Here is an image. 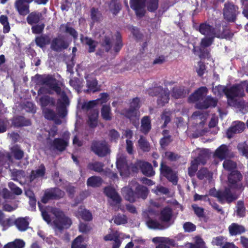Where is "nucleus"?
Here are the masks:
<instances>
[{"label": "nucleus", "instance_id": "63", "mask_svg": "<svg viewBox=\"0 0 248 248\" xmlns=\"http://www.w3.org/2000/svg\"><path fill=\"white\" fill-rule=\"evenodd\" d=\"M137 111L130 107L124 110V116L130 120L135 118L137 117Z\"/></svg>", "mask_w": 248, "mask_h": 248}, {"label": "nucleus", "instance_id": "24", "mask_svg": "<svg viewBox=\"0 0 248 248\" xmlns=\"http://www.w3.org/2000/svg\"><path fill=\"white\" fill-rule=\"evenodd\" d=\"M122 195L124 199L130 202H134L137 199L135 190L128 186L124 187L122 190Z\"/></svg>", "mask_w": 248, "mask_h": 248}, {"label": "nucleus", "instance_id": "26", "mask_svg": "<svg viewBox=\"0 0 248 248\" xmlns=\"http://www.w3.org/2000/svg\"><path fill=\"white\" fill-rule=\"evenodd\" d=\"M34 41L37 46L43 49L50 44L51 38L48 35L41 34L35 37Z\"/></svg>", "mask_w": 248, "mask_h": 248}, {"label": "nucleus", "instance_id": "13", "mask_svg": "<svg viewBox=\"0 0 248 248\" xmlns=\"http://www.w3.org/2000/svg\"><path fill=\"white\" fill-rule=\"evenodd\" d=\"M218 103V99L216 97L208 95L204 97L202 101L198 102L195 107L199 109H207L209 108H215Z\"/></svg>", "mask_w": 248, "mask_h": 248}, {"label": "nucleus", "instance_id": "53", "mask_svg": "<svg viewBox=\"0 0 248 248\" xmlns=\"http://www.w3.org/2000/svg\"><path fill=\"white\" fill-rule=\"evenodd\" d=\"M216 36H204L201 39L200 47L206 48L212 45Z\"/></svg>", "mask_w": 248, "mask_h": 248}, {"label": "nucleus", "instance_id": "10", "mask_svg": "<svg viewBox=\"0 0 248 248\" xmlns=\"http://www.w3.org/2000/svg\"><path fill=\"white\" fill-rule=\"evenodd\" d=\"M159 170L160 175L165 177L173 185H177L178 178L176 173L171 167L167 165L163 161H162L160 163Z\"/></svg>", "mask_w": 248, "mask_h": 248}, {"label": "nucleus", "instance_id": "40", "mask_svg": "<svg viewBox=\"0 0 248 248\" xmlns=\"http://www.w3.org/2000/svg\"><path fill=\"white\" fill-rule=\"evenodd\" d=\"M98 81L95 79H87L86 86L88 89L85 91L86 93L93 92L95 93L100 91V88L98 87Z\"/></svg>", "mask_w": 248, "mask_h": 248}, {"label": "nucleus", "instance_id": "43", "mask_svg": "<svg viewBox=\"0 0 248 248\" xmlns=\"http://www.w3.org/2000/svg\"><path fill=\"white\" fill-rule=\"evenodd\" d=\"M12 155L16 160H20L24 156V152L19 146H14L11 150Z\"/></svg>", "mask_w": 248, "mask_h": 248}, {"label": "nucleus", "instance_id": "39", "mask_svg": "<svg viewBox=\"0 0 248 248\" xmlns=\"http://www.w3.org/2000/svg\"><path fill=\"white\" fill-rule=\"evenodd\" d=\"M172 217V211L169 207L164 208L160 212V219L164 222H169Z\"/></svg>", "mask_w": 248, "mask_h": 248}, {"label": "nucleus", "instance_id": "57", "mask_svg": "<svg viewBox=\"0 0 248 248\" xmlns=\"http://www.w3.org/2000/svg\"><path fill=\"white\" fill-rule=\"evenodd\" d=\"M223 167L225 170L231 172L232 170H236L237 164L235 162L230 159H226L223 163Z\"/></svg>", "mask_w": 248, "mask_h": 248}, {"label": "nucleus", "instance_id": "22", "mask_svg": "<svg viewBox=\"0 0 248 248\" xmlns=\"http://www.w3.org/2000/svg\"><path fill=\"white\" fill-rule=\"evenodd\" d=\"M228 231L231 236H236L246 232L245 227L237 223H232L228 227Z\"/></svg>", "mask_w": 248, "mask_h": 248}, {"label": "nucleus", "instance_id": "51", "mask_svg": "<svg viewBox=\"0 0 248 248\" xmlns=\"http://www.w3.org/2000/svg\"><path fill=\"white\" fill-rule=\"evenodd\" d=\"M60 95H61V98L58 100V106L63 107L68 106L69 105V100L65 92L63 91H61V93Z\"/></svg>", "mask_w": 248, "mask_h": 248}, {"label": "nucleus", "instance_id": "44", "mask_svg": "<svg viewBox=\"0 0 248 248\" xmlns=\"http://www.w3.org/2000/svg\"><path fill=\"white\" fill-rule=\"evenodd\" d=\"M102 183L101 177L96 176H93L89 177L87 181V185L88 186L96 187L99 186Z\"/></svg>", "mask_w": 248, "mask_h": 248}, {"label": "nucleus", "instance_id": "38", "mask_svg": "<svg viewBox=\"0 0 248 248\" xmlns=\"http://www.w3.org/2000/svg\"><path fill=\"white\" fill-rule=\"evenodd\" d=\"M15 224L18 230L24 232L28 228L29 222L26 217H18L15 220Z\"/></svg>", "mask_w": 248, "mask_h": 248}, {"label": "nucleus", "instance_id": "64", "mask_svg": "<svg viewBox=\"0 0 248 248\" xmlns=\"http://www.w3.org/2000/svg\"><path fill=\"white\" fill-rule=\"evenodd\" d=\"M237 148L242 155L248 159V145L245 142L238 144Z\"/></svg>", "mask_w": 248, "mask_h": 248}, {"label": "nucleus", "instance_id": "33", "mask_svg": "<svg viewBox=\"0 0 248 248\" xmlns=\"http://www.w3.org/2000/svg\"><path fill=\"white\" fill-rule=\"evenodd\" d=\"M109 11L114 16H117L122 10V6L118 0H111L108 4Z\"/></svg>", "mask_w": 248, "mask_h": 248}, {"label": "nucleus", "instance_id": "62", "mask_svg": "<svg viewBox=\"0 0 248 248\" xmlns=\"http://www.w3.org/2000/svg\"><path fill=\"white\" fill-rule=\"evenodd\" d=\"M78 229L80 232L87 234L92 230V228L89 223L80 222L79 224Z\"/></svg>", "mask_w": 248, "mask_h": 248}, {"label": "nucleus", "instance_id": "16", "mask_svg": "<svg viewBox=\"0 0 248 248\" xmlns=\"http://www.w3.org/2000/svg\"><path fill=\"white\" fill-rule=\"evenodd\" d=\"M68 139L57 138H55L53 140H51L49 144L50 148L53 150L62 152L66 150L68 146Z\"/></svg>", "mask_w": 248, "mask_h": 248}, {"label": "nucleus", "instance_id": "58", "mask_svg": "<svg viewBox=\"0 0 248 248\" xmlns=\"http://www.w3.org/2000/svg\"><path fill=\"white\" fill-rule=\"evenodd\" d=\"M83 241V236L82 235L78 236L72 242L71 248H86V245L82 244Z\"/></svg>", "mask_w": 248, "mask_h": 248}, {"label": "nucleus", "instance_id": "30", "mask_svg": "<svg viewBox=\"0 0 248 248\" xmlns=\"http://www.w3.org/2000/svg\"><path fill=\"white\" fill-rule=\"evenodd\" d=\"M39 103L42 108H46V106L54 107L56 101L54 98L48 95H44L39 98Z\"/></svg>", "mask_w": 248, "mask_h": 248}, {"label": "nucleus", "instance_id": "45", "mask_svg": "<svg viewBox=\"0 0 248 248\" xmlns=\"http://www.w3.org/2000/svg\"><path fill=\"white\" fill-rule=\"evenodd\" d=\"M101 116L106 121H110L112 119L111 108L109 106L103 105L101 110Z\"/></svg>", "mask_w": 248, "mask_h": 248}, {"label": "nucleus", "instance_id": "37", "mask_svg": "<svg viewBox=\"0 0 248 248\" xmlns=\"http://www.w3.org/2000/svg\"><path fill=\"white\" fill-rule=\"evenodd\" d=\"M81 42L89 46L88 50L89 53L94 52L98 44V42L87 36L82 39Z\"/></svg>", "mask_w": 248, "mask_h": 248}, {"label": "nucleus", "instance_id": "61", "mask_svg": "<svg viewBox=\"0 0 248 248\" xmlns=\"http://www.w3.org/2000/svg\"><path fill=\"white\" fill-rule=\"evenodd\" d=\"M114 222L117 225L125 224L127 222V217L124 215L118 214L115 217Z\"/></svg>", "mask_w": 248, "mask_h": 248}, {"label": "nucleus", "instance_id": "12", "mask_svg": "<svg viewBox=\"0 0 248 248\" xmlns=\"http://www.w3.org/2000/svg\"><path fill=\"white\" fill-rule=\"evenodd\" d=\"M231 189H232V188L228 186L225 188L223 191L221 190L219 195H217L218 197V201L220 203L224 204L225 202L231 203L238 199V196L232 193Z\"/></svg>", "mask_w": 248, "mask_h": 248}, {"label": "nucleus", "instance_id": "46", "mask_svg": "<svg viewBox=\"0 0 248 248\" xmlns=\"http://www.w3.org/2000/svg\"><path fill=\"white\" fill-rule=\"evenodd\" d=\"M163 88L161 86H155L152 88H149L146 90V92L150 96H158L160 93L164 91Z\"/></svg>", "mask_w": 248, "mask_h": 248}, {"label": "nucleus", "instance_id": "11", "mask_svg": "<svg viewBox=\"0 0 248 248\" xmlns=\"http://www.w3.org/2000/svg\"><path fill=\"white\" fill-rule=\"evenodd\" d=\"M64 192L58 187L47 189L41 200L42 202L46 203L50 200H59L64 197Z\"/></svg>", "mask_w": 248, "mask_h": 248}, {"label": "nucleus", "instance_id": "4", "mask_svg": "<svg viewBox=\"0 0 248 248\" xmlns=\"http://www.w3.org/2000/svg\"><path fill=\"white\" fill-rule=\"evenodd\" d=\"M193 28L204 36H216L218 38H223L224 36L222 32L207 22L201 23L199 25H194Z\"/></svg>", "mask_w": 248, "mask_h": 248}, {"label": "nucleus", "instance_id": "49", "mask_svg": "<svg viewBox=\"0 0 248 248\" xmlns=\"http://www.w3.org/2000/svg\"><path fill=\"white\" fill-rule=\"evenodd\" d=\"M236 214L237 217H243L246 215V208L244 205V202L239 201L236 205Z\"/></svg>", "mask_w": 248, "mask_h": 248}, {"label": "nucleus", "instance_id": "55", "mask_svg": "<svg viewBox=\"0 0 248 248\" xmlns=\"http://www.w3.org/2000/svg\"><path fill=\"white\" fill-rule=\"evenodd\" d=\"M199 164L196 162V160L194 159L190 162V165L188 168V174L190 177L195 176L196 172L198 171Z\"/></svg>", "mask_w": 248, "mask_h": 248}, {"label": "nucleus", "instance_id": "50", "mask_svg": "<svg viewBox=\"0 0 248 248\" xmlns=\"http://www.w3.org/2000/svg\"><path fill=\"white\" fill-rule=\"evenodd\" d=\"M101 13L98 8L93 7L91 9V18L93 22H98L102 18Z\"/></svg>", "mask_w": 248, "mask_h": 248}, {"label": "nucleus", "instance_id": "52", "mask_svg": "<svg viewBox=\"0 0 248 248\" xmlns=\"http://www.w3.org/2000/svg\"><path fill=\"white\" fill-rule=\"evenodd\" d=\"M208 158V154L205 151L201 152L198 156L194 159L196 160V162L199 164H202L203 165L206 163L207 159Z\"/></svg>", "mask_w": 248, "mask_h": 248}, {"label": "nucleus", "instance_id": "6", "mask_svg": "<svg viewBox=\"0 0 248 248\" xmlns=\"http://www.w3.org/2000/svg\"><path fill=\"white\" fill-rule=\"evenodd\" d=\"M243 176L238 170L231 171L228 175V186L232 189L243 190L244 186L242 181Z\"/></svg>", "mask_w": 248, "mask_h": 248}, {"label": "nucleus", "instance_id": "31", "mask_svg": "<svg viewBox=\"0 0 248 248\" xmlns=\"http://www.w3.org/2000/svg\"><path fill=\"white\" fill-rule=\"evenodd\" d=\"M135 192L137 199L141 198L143 200L147 198L149 193V190L147 187L138 183L136 184Z\"/></svg>", "mask_w": 248, "mask_h": 248}, {"label": "nucleus", "instance_id": "28", "mask_svg": "<svg viewBox=\"0 0 248 248\" xmlns=\"http://www.w3.org/2000/svg\"><path fill=\"white\" fill-rule=\"evenodd\" d=\"M170 91L168 88H165L160 93L157 99V105L160 107L164 106L169 103L170 100Z\"/></svg>", "mask_w": 248, "mask_h": 248}, {"label": "nucleus", "instance_id": "42", "mask_svg": "<svg viewBox=\"0 0 248 248\" xmlns=\"http://www.w3.org/2000/svg\"><path fill=\"white\" fill-rule=\"evenodd\" d=\"M212 175V173L206 168H202L197 172V177L201 180L204 179L210 180Z\"/></svg>", "mask_w": 248, "mask_h": 248}, {"label": "nucleus", "instance_id": "9", "mask_svg": "<svg viewBox=\"0 0 248 248\" xmlns=\"http://www.w3.org/2000/svg\"><path fill=\"white\" fill-rule=\"evenodd\" d=\"M247 80H244L240 84H235L227 89L226 97L229 100H233L235 97H243L245 95L243 85L245 84Z\"/></svg>", "mask_w": 248, "mask_h": 248}, {"label": "nucleus", "instance_id": "41", "mask_svg": "<svg viewBox=\"0 0 248 248\" xmlns=\"http://www.w3.org/2000/svg\"><path fill=\"white\" fill-rule=\"evenodd\" d=\"M186 94V92L184 87H173L171 91V96L175 99L184 98Z\"/></svg>", "mask_w": 248, "mask_h": 248}, {"label": "nucleus", "instance_id": "48", "mask_svg": "<svg viewBox=\"0 0 248 248\" xmlns=\"http://www.w3.org/2000/svg\"><path fill=\"white\" fill-rule=\"evenodd\" d=\"M103 163L98 161L90 163L87 166L88 169L98 172H101L103 171Z\"/></svg>", "mask_w": 248, "mask_h": 248}, {"label": "nucleus", "instance_id": "59", "mask_svg": "<svg viewBox=\"0 0 248 248\" xmlns=\"http://www.w3.org/2000/svg\"><path fill=\"white\" fill-rule=\"evenodd\" d=\"M147 225L148 227L150 229H163L164 228L163 226L157 221L153 220L152 219H149L147 221Z\"/></svg>", "mask_w": 248, "mask_h": 248}, {"label": "nucleus", "instance_id": "60", "mask_svg": "<svg viewBox=\"0 0 248 248\" xmlns=\"http://www.w3.org/2000/svg\"><path fill=\"white\" fill-rule=\"evenodd\" d=\"M200 54L199 57L201 59H209L210 57V49L207 48L200 47L199 48Z\"/></svg>", "mask_w": 248, "mask_h": 248}, {"label": "nucleus", "instance_id": "36", "mask_svg": "<svg viewBox=\"0 0 248 248\" xmlns=\"http://www.w3.org/2000/svg\"><path fill=\"white\" fill-rule=\"evenodd\" d=\"M151 129V122L149 116H144L141 120L140 130L144 134H148Z\"/></svg>", "mask_w": 248, "mask_h": 248}, {"label": "nucleus", "instance_id": "7", "mask_svg": "<svg viewBox=\"0 0 248 248\" xmlns=\"http://www.w3.org/2000/svg\"><path fill=\"white\" fill-rule=\"evenodd\" d=\"M54 215L56 219L54 221L55 227L59 230H62L64 228H69L72 224L71 219L66 217L63 212L57 209L54 211Z\"/></svg>", "mask_w": 248, "mask_h": 248}, {"label": "nucleus", "instance_id": "2", "mask_svg": "<svg viewBox=\"0 0 248 248\" xmlns=\"http://www.w3.org/2000/svg\"><path fill=\"white\" fill-rule=\"evenodd\" d=\"M131 8L134 11L136 16L142 18L146 14L145 7L152 13L155 12L159 6V0H130Z\"/></svg>", "mask_w": 248, "mask_h": 248}, {"label": "nucleus", "instance_id": "1", "mask_svg": "<svg viewBox=\"0 0 248 248\" xmlns=\"http://www.w3.org/2000/svg\"><path fill=\"white\" fill-rule=\"evenodd\" d=\"M99 44L104 50L108 53L113 47L112 50L117 54L124 46L122 36L120 32L117 31L113 35L108 29H105L99 36Z\"/></svg>", "mask_w": 248, "mask_h": 248}, {"label": "nucleus", "instance_id": "47", "mask_svg": "<svg viewBox=\"0 0 248 248\" xmlns=\"http://www.w3.org/2000/svg\"><path fill=\"white\" fill-rule=\"evenodd\" d=\"M138 144L140 149L144 152H148L150 150V145L145 138L141 136L138 140Z\"/></svg>", "mask_w": 248, "mask_h": 248}, {"label": "nucleus", "instance_id": "5", "mask_svg": "<svg viewBox=\"0 0 248 248\" xmlns=\"http://www.w3.org/2000/svg\"><path fill=\"white\" fill-rule=\"evenodd\" d=\"M239 14V7L237 5L231 1L225 3L223 9V15L226 21L234 22Z\"/></svg>", "mask_w": 248, "mask_h": 248}, {"label": "nucleus", "instance_id": "56", "mask_svg": "<svg viewBox=\"0 0 248 248\" xmlns=\"http://www.w3.org/2000/svg\"><path fill=\"white\" fill-rule=\"evenodd\" d=\"M43 112L45 118L48 120H54L57 116V114L55 112L48 108H43Z\"/></svg>", "mask_w": 248, "mask_h": 248}, {"label": "nucleus", "instance_id": "21", "mask_svg": "<svg viewBox=\"0 0 248 248\" xmlns=\"http://www.w3.org/2000/svg\"><path fill=\"white\" fill-rule=\"evenodd\" d=\"M116 166L121 175H126L129 173V167L125 157H120L117 159Z\"/></svg>", "mask_w": 248, "mask_h": 248}, {"label": "nucleus", "instance_id": "17", "mask_svg": "<svg viewBox=\"0 0 248 248\" xmlns=\"http://www.w3.org/2000/svg\"><path fill=\"white\" fill-rule=\"evenodd\" d=\"M105 195L112 199L113 203H111V206L119 204L122 201V199L115 189L110 186H107L104 189Z\"/></svg>", "mask_w": 248, "mask_h": 248}, {"label": "nucleus", "instance_id": "19", "mask_svg": "<svg viewBox=\"0 0 248 248\" xmlns=\"http://www.w3.org/2000/svg\"><path fill=\"white\" fill-rule=\"evenodd\" d=\"M245 129L244 123L240 121L235 122V124L230 127L227 131L226 134L228 138H232L235 134L240 133Z\"/></svg>", "mask_w": 248, "mask_h": 248}, {"label": "nucleus", "instance_id": "25", "mask_svg": "<svg viewBox=\"0 0 248 248\" xmlns=\"http://www.w3.org/2000/svg\"><path fill=\"white\" fill-rule=\"evenodd\" d=\"M140 169L145 176L151 177L155 174V171L151 163L146 161H140Z\"/></svg>", "mask_w": 248, "mask_h": 248}, {"label": "nucleus", "instance_id": "18", "mask_svg": "<svg viewBox=\"0 0 248 248\" xmlns=\"http://www.w3.org/2000/svg\"><path fill=\"white\" fill-rule=\"evenodd\" d=\"M29 4L24 0H16L14 7L19 15L25 16L30 12Z\"/></svg>", "mask_w": 248, "mask_h": 248}, {"label": "nucleus", "instance_id": "3", "mask_svg": "<svg viewBox=\"0 0 248 248\" xmlns=\"http://www.w3.org/2000/svg\"><path fill=\"white\" fill-rule=\"evenodd\" d=\"M35 77L38 84L46 85L49 88L50 90L48 91V93L50 94H52V90L55 92L57 95L61 94V88L58 84V81L55 78L54 76L50 74H37Z\"/></svg>", "mask_w": 248, "mask_h": 248}, {"label": "nucleus", "instance_id": "35", "mask_svg": "<svg viewBox=\"0 0 248 248\" xmlns=\"http://www.w3.org/2000/svg\"><path fill=\"white\" fill-rule=\"evenodd\" d=\"M98 114L99 112L97 109H93L91 110L88 116V124L91 127L94 128L97 126Z\"/></svg>", "mask_w": 248, "mask_h": 248}, {"label": "nucleus", "instance_id": "8", "mask_svg": "<svg viewBox=\"0 0 248 248\" xmlns=\"http://www.w3.org/2000/svg\"><path fill=\"white\" fill-rule=\"evenodd\" d=\"M91 150L99 157H103L110 153V149L105 140H93L91 145Z\"/></svg>", "mask_w": 248, "mask_h": 248}, {"label": "nucleus", "instance_id": "23", "mask_svg": "<svg viewBox=\"0 0 248 248\" xmlns=\"http://www.w3.org/2000/svg\"><path fill=\"white\" fill-rule=\"evenodd\" d=\"M12 124L15 127L28 126L31 124L30 119H26L22 116H16L12 120Z\"/></svg>", "mask_w": 248, "mask_h": 248}, {"label": "nucleus", "instance_id": "15", "mask_svg": "<svg viewBox=\"0 0 248 248\" xmlns=\"http://www.w3.org/2000/svg\"><path fill=\"white\" fill-rule=\"evenodd\" d=\"M50 48L54 51L60 52L63 50L66 49L69 44L63 38L56 37L52 40L50 42Z\"/></svg>", "mask_w": 248, "mask_h": 248}, {"label": "nucleus", "instance_id": "14", "mask_svg": "<svg viewBox=\"0 0 248 248\" xmlns=\"http://www.w3.org/2000/svg\"><path fill=\"white\" fill-rule=\"evenodd\" d=\"M208 92V89L206 86H202L192 93L188 98L189 103H198L200 100H203Z\"/></svg>", "mask_w": 248, "mask_h": 248}, {"label": "nucleus", "instance_id": "32", "mask_svg": "<svg viewBox=\"0 0 248 248\" xmlns=\"http://www.w3.org/2000/svg\"><path fill=\"white\" fill-rule=\"evenodd\" d=\"M28 14L27 17V21L31 25L37 24L42 17V13L38 12H32Z\"/></svg>", "mask_w": 248, "mask_h": 248}, {"label": "nucleus", "instance_id": "34", "mask_svg": "<svg viewBox=\"0 0 248 248\" xmlns=\"http://www.w3.org/2000/svg\"><path fill=\"white\" fill-rule=\"evenodd\" d=\"M192 208L196 216L200 219H202L205 222H207L208 217L205 215L203 208L199 207L196 204L191 205Z\"/></svg>", "mask_w": 248, "mask_h": 248}, {"label": "nucleus", "instance_id": "54", "mask_svg": "<svg viewBox=\"0 0 248 248\" xmlns=\"http://www.w3.org/2000/svg\"><path fill=\"white\" fill-rule=\"evenodd\" d=\"M0 23L3 26V32L4 33L9 32L10 30V27L8 17L6 15H2L0 16Z\"/></svg>", "mask_w": 248, "mask_h": 248}, {"label": "nucleus", "instance_id": "20", "mask_svg": "<svg viewBox=\"0 0 248 248\" xmlns=\"http://www.w3.org/2000/svg\"><path fill=\"white\" fill-rule=\"evenodd\" d=\"M75 216L78 218H81L86 221H90L93 219L91 212L86 209L84 206H80L75 213Z\"/></svg>", "mask_w": 248, "mask_h": 248}, {"label": "nucleus", "instance_id": "27", "mask_svg": "<svg viewBox=\"0 0 248 248\" xmlns=\"http://www.w3.org/2000/svg\"><path fill=\"white\" fill-rule=\"evenodd\" d=\"M46 173V168L44 164H42L39 168L35 170H31L29 176V179L31 182L39 177H43Z\"/></svg>", "mask_w": 248, "mask_h": 248}, {"label": "nucleus", "instance_id": "29", "mask_svg": "<svg viewBox=\"0 0 248 248\" xmlns=\"http://www.w3.org/2000/svg\"><path fill=\"white\" fill-rule=\"evenodd\" d=\"M229 153V149L225 144H222L218 147L214 154V156L222 160L226 158Z\"/></svg>", "mask_w": 248, "mask_h": 248}]
</instances>
